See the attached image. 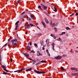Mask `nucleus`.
<instances>
[{"mask_svg":"<svg viewBox=\"0 0 78 78\" xmlns=\"http://www.w3.org/2000/svg\"><path fill=\"white\" fill-rule=\"evenodd\" d=\"M51 27H55V23H54L53 24H52L51 25H50Z\"/></svg>","mask_w":78,"mask_h":78,"instance_id":"20","label":"nucleus"},{"mask_svg":"<svg viewBox=\"0 0 78 78\" xmlns=\"http://www.w3.org/2000/svg\"><path fill=\"white\" fill-rule=\"evenodd\" d=\"M55 43H52V45L53 46L52 49H53V51H54V50H55V48H55Z\"/></svg>","mask_w":78,"mask_h":78,"instance_id":"9","label":"nucleus"},{"mask_svg":"<svg viewBox=\"0 0 78 78\" xmlns=\"http://www.w3.org/2000/svg\"><path fill=\"white\" fill-rule=\"evenodd\" d=\"M42 49L43 50H45V48H44V47H43L42 48Z\"/></svg>","mask_w":78,"mask_h":78,"instance_id":"54","label":"nucleus"},{"mask_svg":"<svg viewBox=\"0 0 78 78\" xmlns=\"http://www.w3.org/2000/svg\"><path fill=\"white\" fill-rule=\"evenodd\" d=\"M72 75H73H73H74V74H72Z\"/></svg>","mask_w":78,"mask_h":78,"instance_id":"64","label":"nucleus"},{"mask_svg":"<svg viewBox=\"0 0 78 78\" xmlns=\"http://www.w3.org/2000/svg\"><path fill=\"white\" fill-rule=\"evenodd\" d=\"M27 20H31V19L29 17L27 18Z\"/></svg>","mask_w":78,"mask_h":78,"instance_id":"35","label":"nucleus"},{"mask_svg":"<svg viewBox=\"0 0 78 78\" xmlns=\"http://www.w3.org/2000/svg\"><path fill=\"white\" fill-rule=\"evenodd\" d=\"M24 13H25V12H22L21 14V15H23V14H24Z\"/></svg>","mask_w":78,"mask_h":78,"instance_id":"40","label":"nucleus"},{"mask_svg":"<svg viewBox=\"0 0 78 78\" xmlns=\"http://www.w3.org/2000/svg\"><path fill=\"white\" fill-rule=\"evenodd\" d=\"M1 66L4 70H5V71H6V72H9L8 70L6 69V66L4 65H2L1 64Z\"/></svg>","mask_w":78,"mask_h":78,"instance_id":"3","label":"nucleus"},{"mask_svg":"<svg viewBox=\"0 0 78 78\" xmlns=\"http://www.w3.org/2000/svg\"><path fill=\"white\" fill-rule=\"evenodd\" d=\"M78 70V68H74V70Z\"/></svg>","mask_w":78,"mask_h":78,"instance_id":"33","label":"nucleus"},{"mask_svg":"<svg viewBox=\"0 0 78 78\" xmlns=\"http://www.w3.org/2000/svg\"><path fill=\"white\" fill-rule=\"evenodd\" d=\"M59 35H60V36H62V35H63V34H62H62H59Z\"/></svg>","mask_w":78,"mask_h":78,"instance_id":"51","label":"nucleus"},{"mask_svg":"<svg viewBox=\"0 0 78 78\" xmlns=\"http://www.w3.org/2000/svg\"><path fill=\"white\" fill-rule=\"evenodd\" d=\"M75 51V52H78V51L76 50Z\"/></svg>","mask_w":78,"mask_h":78,"instance_id":"58","label":"nucleus"},{"mask_svg":"<svg viewBox=\"0 0 78 78\" xmlns=\"http://www.w3.org/2000/svg\"><path fill=\"white\" fill-rule=\"evenodd\" d=\"M20 22L19 21H17L15 23V25H19L18 24Z\"/></svg>","mask_w":78,"mask_h":78,"instance_id":"28","label":"nucleus"},{"mask_svg":"<svg viewBox=\"0 0 78 78\" xmlns=\"http://www.w3.org/2000/svg\"><path fill=\"white\" fill-rule=\"evenodd\" d=\"M76 16H78V13H76Z\"/></svg>","mask_w":78,"mask_h":78,"instance_id":"55","label":"nucleus"},{"mask_svg":"<svg viewBox=\"0 0 78 78\" xmlns=\"http://www.w3.org/2000/svg\"><path fill=\"white\" fill-rule=\"evenodd\" d=\"M63 56H64V57H65V56H66V55H65V54L63 55Z\"/></svg>","mask_w":78,"mask_h":78,"instance_id":"59","label":"nucleus"},{"mask_svg":"<svg viewBox=\"0 0 78 78\" xmlns=\"http://www.w3.org/2000/svg\"><path fill=\"white\" fill-rule=\"evenodd\" d=\"M7 45H8V43L4 45L2 48H3V47H6Z\"/></svg>","mask_w":78,"mask_h":78,"instance_id":"19","label":"nucleus"},{"mask_svg":"<svg viewBox=\"0 0 78 78\" xmlns=\"http://www.w3.org/2000/svg\"><path fill=\"white\" fill-rule=\"evenodd\" d=\"M35 73H38V74H40V73H45V72H40V71H37L36 70H34Z\"/></svg>","mask_w":78,"mask_h":78,"instance_id":"4","label":"nucleus"},{"mask_svg":"<svg viewBox=\"0 0 78 78\" xmlns=\"http://www.w3.org/2000/svg\"><path fill=\"white\" fill-rule=\"evenodd\" d=\"M30 45L31 46V45H32V42H30L29 43Z\"/></svg>","mask_w":78,"mask_h":78,"instance_id":"37","label":"nucleus"},{"mask_svg":"<svg viewBox=\"0 0 78 78\" xmlns=\"http://www.w3.org/2000/svg\"><path fill=\"white\" fill-rule=\"evenodd\" d=\"M30 16L32 19H34V15H32V14H31Z\"/></svg>","mask_w":78,"mask_h":78,"instance_id":"13","label":"nucleus"},{"mask_svg":"<svg viewBox=\"0 0 78 78\" xmlns=\"http://www.w3.org/2000/svg\"><path fill=\"white\" fill-rule=\"evenodd\" d=\"M62 34H66V32H62Z\"/></svg>","mask_w":78,"mask_h":78,"instance_id":"43","label":"nucleus"},{"mask_svg":"<svg viewBox=\"0 0 78 78\" xmlns=\"http://www.w3.org/2000/svg\"><path fill=\"white\" fill-rule=\"evenodd\" d=\"M53 37L54 39H56V36H55V35H54V36H53Z\"/></svg>","mask_w":78,"mask_h":78,"instance_id":"45","label":"nucleus"},{"mask_svg":"<svg viewBox=\"0 0 78 78\" xmlns=\"http://www.w3.org/2000/svg\"><path fill=\"white\" fill-rule=\"evenodd\" d=\"M71 70H74V68L72 67L71 68Z\"/></svg>","mask_w":78,"mask_h":78,"instance_id":"36","label":"nucleus"},{"mask_svg":"<svg viewBox=\"0 0 78 78\" xmlns=\"http://www.w3.org/2000/svg\"><path fill=\"white\" fill-rule=\"evenodd\" d=\"M2 74H3L4 75H8V73L6 72H3L2 73Z\"/></svg>","mask_w":78,"mask_h":78,"instance_id":"25","label":"nucleus"},{"mask_svg":"<svg viewBox=\"0 0 78 78\" xmlns=\"http://www.w3.org/2000/svg\"><path fill=\"white\" fill-rule=\"evenodd\" d=\"M53 17H55V15H53Z\"/></svg>","mask_w":78,"mask_h":78,"instance_id":"61","label":"nucleus"},{"mask_svg":"<svg viewBox=\"0 0 78 78\" xmlns=\"http://www.w3.org/2000/svg\"><path fill=\"white\" fill-rule=\"evenodd\" d=\"M2 60V57L0 56V61L1 62Z\"/></svg>","mask_w":78,"mask_h":78,"instance_id":"34","label":"nucleus"},{"mask_svg":"<svg viewBox=\"0 0 78 78\" xmlns=\"http://www.w3.org/2000/svg\"><path fill=\"white\" fill-rule=\"evenodd\" d=\"M37 63L35 64V66H37Z\"/></svg>","mask_w":78,"mask_h":78,"instance_id":"62","label":"nucleus"},{"mask_svg":"<svg viewBox=\"0 0 78 78\" xmlns=\"http://www.w3.org/2000/svg\"><path fill=\"white\" fill-rule=\"evenodd\" d=\"M27 33H28V32H27H27H26V34H27Z\"/></svg>","mask_w":78,"mask_h":78,"instance_id":"57","label":"nucleus"},{"mask_svg":"<svg viewBox=\"0 0 78 78\" xmlns=\"http://www.w3.org/2000/svg\"><path fill=\"white\" fill-rule=\"evenodd\" d=\"M31 69H32V68H30L27 69H26V72H28V71H31Z\"/></svg>","mask_w":78,"mask_h":78,"instance_id":"16","label":"nucleus"},{"mask_svg":"<svg viewBox=\"0 0 78 78\" xmlns=\"http://www.w3.org/2000/svg\"><path fill=\"white\" fill-rule=\"evenodd\" d=\"M54 30H55V32L56 33L58 31V30H57V28H56V27H55L54 28Z\"/></svg>","mask_w":78,"mask_h":78,"instance_id":"23","label":"nucleus"},{"mask_svg":"<svg viewBox=\"0 0 78 78\" xmlns=\"http://www.w3.org/2000/svg\"><path fill=\"white\" fill-rule=\"evenodd\" d=\"M30 25L31 26V27H33L34 26V25L32 23H30L29 24H27V25H25V27L26 29H28V30H29V29L30 28Z\"/></svg>","mask_w":78,"mask_h":78,"instance_id":"2","label":"nucleus"},{"mask_svg":"<svg viewBox=\"0 0 78 78\" xmlns=\"http://www.w3.org/2000/svg\"><path fill=\"white\" fill-rule=\"evenodd\" d=\"M46 44L48 45L49 44V40L48 39H47L46 41Z\"/></svg>","mask_w":78,"mask_h":78,"instance_id":"12","label":"nucleus"},{"mask_svg":"<svg viewBox=\"0 0 78 78\" xmlns=\"http://www.w3.org/2000/svg\"><path fill=\"white\" fill-rule=\"evenodd\" d=\"M10 61L11 62H12V59L11 58H10Z\"/></svg>","mask_w":78,"mask_h":78,"instance_id":"50","label":"nucleus"},{"mask_svg":"<svg viewBox=\"0 0 78 78\" xmlns=\"http://www.w3.org/2000/svg\"><path fill=\"white\" fill-rule=\"evenodd\" d=\"M61 67L62 70H64V68L63 67H62V66H61Z\"/></svg>","mask_w":78,"mask_h":78,"instance_id":"38","label":"nucleus"},{"mask_svg":"<svg viewBox=\"0 0 78 78\" xmlns=\"http://www.w3.org/2000/svg\"><path fill=\"white\" fill-rule=\"evenodd\" d=\"M34 46H35V47H36L37 46V44H34Z\"/></svg>","mask_w":78,"mask_h":78,"instance_id":"46","label":"nucleus"},{"mask_svg":"<svg viewBox=\"0 0 78 78\" xmlns=\"http://www.w3.org/2000/svg\"><path fill=\"white\" fill-rule=\"evenodd\" d=\"M16 28L15 29V30H17L18 29L17 28H18V27H19V25H16Z\"/></svg>","mask_w":78,"mask_h":78,"instance_id":"21","label":"nucleus"},{"mask_svg":"<svg viewBox=\"0 0 78 78\" xmlns=\"http://www.w3.org/2000/svg\"><path fill=\"white\" fill-rule=\"evenodd\" d=\"M66 30H70V29L68 27H66Z\"/></svg>","mask_w":78,"mask_h":78,"instance_id":"32","label":"nucleus"},{"mask_svg":"<svg viewBox=\"0 0 78 78\" xmlns=\"http://www.w3.org/2000/svg\"><path fill=\"white\" fill-rule=\"evenodd\" d=\"M47 54L48 56H50V53H49V52H48V53H47Z\"/></svg>","mask_w":78,"mask_h":78,"instance_id":"42","label":"nucleus"},{"mask_svg":"<svg viewBox=\"0 0 78 78\" xmlns=\"http://www.w3.org/2000/svg\"><path fill=\"white\" fill-rule=\"evenodd\" d=\"M76 10H75V11H74L75 12H76Z\"/></svg>","mask_w":78,"mask_h":78,"instance_id":"63","label":"nucleus"},{"mask_svg":"<svg viewBox=\"0 0 78 78\" xmlns=\"http://www.w3.org/2000/svg\"><path fill=\"white\" fill-rule=\"evenodd\" d=\"M33 62V63L32 64L33 65L34 64H35L36 63V60H32Z\"/></svg>","mask_w":78,"mask_h":78,"instance_id":"29","label":"nucleus"},{"mask_svg":"<svg viewBox=\"0 0 78 78\" xmlns=\"http://www.w3.org/2000/svg\"><path fill=\"white\" fill-rule=\"evenodd\" d=\"M26 48L28 50L30 51L31 50V47L28 46Z\"/></svg>","mask_w":78,"mask_h":78,"instance_id":"10","label":"nucleus"},{"mask_svg":"<svg viewBox=\"0 0 78 78\" xmlns=\"http://www.w3.org/2000/svg\"><path fill=\"white\" fill-rule=\"evenodd\" d=\"M8 47H11V45H10V44L8 43Z\"/></svg>","mask_w":78,"mask_h":78,"instance_id":"39","label":"nucleus"},{"mask_svg":"<svg viewBox=\"0 0 78 78\" xmlns=\"http://www.w3.org/2000/svg\"><path fill=\"white\" fill-rule=\"evenodd\" d=\"M30 53H35V51H34V50H32Z\"/></svg>","mask_w":78,"mask_h":78,"instance_id":"30","label":"nucleus"},{"mask_svg":"<svg viewBox=\"0 0 78 78\" xmlns=\"http://www.w3.org/2000/svg\"><path fill=\"white\" fill-rule=\"evenodd\" d=\"M41 7H42V8H43L44 10H46V9H47V6L44 5L43 4L41 5Z\"/></svg>","mask_w":78,"mask_h":78,"instance_id":"6","label":"nucleus"},{"mask_svg":"<svg viewBox=\"0 0 78 78\" xmlns=\"http://www.w3.org/2000/svg\"><path fill=\"white\" fill-rule=\"evenodd\" d=\"M41 64V63H37V65H40V64Z\"/></svg>","mask_w":78,"mask_h":78,"instance_id":"52","label":"nucleus"},{"mask_svg":"<svg viewBox=\"0 0 78 78\" xmlns=\"http://www.w3.org/2000/svg\"><path fill=\"white\" fill-rule=\"evenodd\" d=\"M63 70V71H66V69H64V70Z\"/></svg>","mask_w":78,"mask_h":78,"instance_id":"56","label":"nucleus"},{"mask_svg":"<svg viewBox=\"0 0 78 78\" xmlns=\"http://www.w3.org/2000/svg\"><path fill=\"white\" fill-rule=\"evenodd\" d=\"M56 27H57L58 26V24H57L56 25Z\"/></svg>","mask_w":78,"mask_h":78,"instance_id":"60","label":"nucleus"},{"mask_svg":"<svg viewBox=\"0 0 78 78\" xmlns=\"http://www.w3.org/2000/svg\"><path fill=\"white\" fill-rule=\"evenodd\" d=\"M46 51L47 53H49V52H48V50L47 49L46 50Z\"/></svg>","mask_w":78,"mask_h":78,"instance_id":"41","label":"nucleus"},{"mask_svg":"<svg viewBox=\"0 0 78 78\" xmlns=\"http://www.w3.org/2000/svg\"><path fill=\"white\" fill-rule=\"evenodd\" d=\"M40 62H42V63H43V62H46V61H45L44 60H42Z\"/></svg>","mask_w":78,"mask_h":78,"instance_id":"24","label":"nucleus"},{"mask_svg":"<svg viewBox=\"0 0 78 78\" xmlns=\"http://www.w3.org/2000/svg\"><path fill=\"white\" fill-rule=\"evenodd\" d=\"M54 9H53V10L54 11H57V9H56V7H54Z\"/></svg>","mask_w":78,"mask_h":78,"instance_id":"27","label":"nucleus"},{"mask_svg":"<svg viewBox=\"0 0 78 78\" xmlns=\"http://www.w3.org/2000/svg\"><path fill=\"white\" fill-rule=\"evenodd\" d=\"M42 24L44 28H46V25H45V23H44L43 22H42Z\"/></svg>","mask_w":78,"mask_h":78,"instance_id":"14","label":"nucleus"},{"mask_svg":"<svg viewBox=\"0 0 78 78\" xmlns=\"http://www.w3.org/2000/svg\"><path fill=\"white\" fill-rule=\"evenodd\" d=\"M17 41V39H14V40H12L11 41V42H12V44L13 47H16L17 45V44L16 43V42Z\"/></svg>","mask_w":78,"mask_h":78,"instance_id":"1","label":"nucleus"},{"mask_svg":"<svg viewBox=\"0 0 78 78\" xmlns=\"http://www.w3.org/2000/svg\"><path fill=\"white\" fill-rule=\"evenodd\" d=\"M74 14H75V13H73V14H72L71 15H70L69 16L70 17L71 16H73V15H74Z\"/></svg>","mask_w":78,"mask_h":78,"instance_id":"44","label":"nucleus"},{"mask_svg":"<svg viewBox=\"0 0 78 78\" xmlns=\"http://www.w3.org/2000/svg\"><path fill=\"white\" fill-rule=\"evenodd\" d=\"M23 55L25 56L26 57H28L29 56V55L27 53H25L23 54Z\"/></svg>","mask_w":78,"mask_h":78,"instance_id":"15","label":"nucleus"},{"mask_svg":"<svg viewBox=\"0 0 78 78\" xmlns=\"http://www.w3.org/2000/svg\"><path fill=\"white\" fill-rule=\"evenodd\" d=\"M52 23H53V22L52 21V20L50 21V22L49 23L50 25H51V24H52Z\"/></svg>","mask_w":78,"mask_h":78,"instance_id":"31","label":"nucleus"},{"mask_svg":"<svg viewBox=\"0 0 78 78\" xmlns=\"http://www.w3.org/2000/svg\"><path fill=\"white\" fill-rule=\"evenodd\" d=\"M41 34H42L41 33L36 34L37 36H41Z\"/></svg>","mask_w":78,"mask_h":78,"instance_id":"18","label":"nucleus"},{"mask_svg":"<svg viewBox=\"0 0 78 78\" xmlns=\"http://www.w3.org/2000/svg\"><path fill=\"white\" fill-rule=\"evenodd\" d=\"M51 36H52V37H53V36H54V35H53V34H51Z\"/></svg>","mask_w":78,"mask_h":78,"instance_id":"48","label":"nucleus"},{"mask_svg":"<svg viewBox=\"0 0 78 78\" xmlns=\"http://www.w3.org/2000/svg\"><path fill=\"white\" fill-rule=\"evenodd\" d=\"M44 20L45 21V22H46V23H49V22L48 21L47 19V18H45L44 19Z\"/></svg>","mask_w":78,"mask_h":78,"instance_id":"11","label":"nucleus"},{"mask_svg":"<svg viewBox=\"0 0 78 78\" xmlns=\"http://www.w3.org/2000/svg\"><path fill=\"white\" fill-rule=\"evenodd\" d=\"M56 59H57V60H58L59 59H61L62 58V57L60 55H58L57 57H56L55 58Z\"/></svg>","mask_w":78,"mask_h":78,"instance_id":"5","label":"nucleus"},{"mask_svg":"<svg viewBox=\"0 0 78 78\" xmlns=\"http://www.w3.org/2000/svg\"><path fill=\"white\" fill-rule=\"evenodd\" d=\"M38 8H39V9H40L41 10V11H43L42 9L41 8V5H39Z\"/></svg>","mask_w":78,"mask_h":78,"instance_id":"17","label":"nucleus"},{"mask_svg":"<svg viewBox=\"0 0 78 78\" xmlns=\"http://www.w3.org/2000/svg\"><path fill=\"white\" fill-rule=\"evenodd\" d=\"M37 55L38 56H42V54L40 53L39 52V51H38L37 52Z\"/></svg>","mask_w":78,"mask_h":78,"instance_id":"7","label":"nucleus"},{"mask_svg":"<svg viewBox=\"0 0 78 78\" xmlns=\"http://www.w3.org/2000/svg\"><path fill=\"white\" fill-rule=\"evenodd\" d=\"M28 59H29V60H30L31 61H33V59H31L30 58H29Z\"/></svg>","mask_w":78,"mask_h":78,"instance_id":"49","label":"nucleus"},{"mask_svg":"<svg viewBox=\"0 0 78 78\" xmlns=\"http://www.w3.org/2000/svg\"><path fill=\"white\" fill-rule=\"evenodd\" d=\"M46 14V15H47V16H49V14L48 13H47Z\"/></svg>","mask_w":78,"mask_h":78,"instance_id":"53","label":"nucleus"},{"mask_svg":"<svg viewBox=\"0 0 78 78\" xmlns=\"http://www.w3.org/2000/svg\"><path fill=\"white\" fill-rule=\"evenodd\" d=\"M57 41H62V40L61 39V38L59 37L58 39H57Z\"/></svg>","mask_w":78,"mask_h":78,"instance_id":"22","label":"nucleus"},{"mask_svg":"<svg viewBox=\"0 0 78 78\" xmlns=\"http://www.w3.org/2000/svg\"><path fill=\"white\" fill-rule=\"evenodd\" d=\"M11 38H10L8 40V41H11Z\"/></svg>","mask_w":78,"mask_h":78,"instance_id":"47","label":"nucleus"},{"mask_svg":"<svg viewBox=\"0 0 78 78\" xmlns=\"http://www.w3.org/2000/svg\"><path fill=\"white\" fill-rule=\"evenodd\" d=\"M24 70V69H22L20 70H19L15 71H14V72H18V71H19V72H21V71H22V70Z\"/></svg>","mask_w":78,"mask_h":78,"instance_id":"8","label":"nucleus"},{"mask_svg":"<svg viewBox=\"0 0 78 78\" xmlns=\"http://www.w3.org/2000/svg\"><path fill=\"white\" fill-rule=\"evenodd\" d=\"M20 1H21V0H18L16 2L17 4H18V3H19Z\"/></svg>","mask_w":78,"mask_h":78,"instance_id":"26","label":"nucleus"}]
</instances>
